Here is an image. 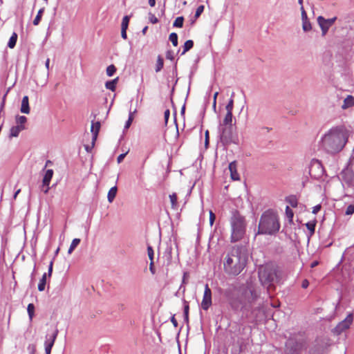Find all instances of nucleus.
I'll return each instance as SVG.
<instances>
[{
	"instance_id": "nucleus-1",
	"label": "nucleus",
	"mask_w": 354,
	"mask_h": 354,
	"mask_svg": "<svg viewBox=\"0 0 354 354\" xmlns=\"http://www.w3.org/2000/svg\"><path fill=\"white\" fill-rule=\"evenodd\" d=\"M348 137V132L344 127H333L322 138L321 144L328 153H337L344 148Z\"/></svg>"
},
{
	"instance_id": "nucleus-2",
	"label": "nucleus",
	"mask_w": 354,
	"mask_h": 354,
	"mask_svg": "<svg viewBox=\"0 0 354 354\" xmlns=\"http://www.w3.org/2000/svg\"><path fill=\"white\" fill-rule=\"evenodd\" d=\"M247 258L239 248H233L226 256L224 261V270L226 273L238 275L246 265Z\"/></svg>"
},
{
	"instance_id": "nucleus-3",
	"label": "nucleus",
	"mask_w": 354,
	"mask_h": 354,
	"mask_svg": "<svg viewBox=\"0 0 354 354\" xmlns=\"http://www.w3.org/2000/svg\"><path fill=\"white\" fill-rule=\"evenodd\" d=\"M280 223L278 214L272 210L266 211L261 217L258 233L272 235L279 232Z\"/></svg>"
},
{
	"instance_id": "nucleus-4",
	"label": "nucleus",
	"mask_w": 354,
	"mask_h": 354,
	"mask_svg": "<svg viewBox=\"0 0 354 354\" xmlns=\"http://www.w3.org/2000/svg\"><path fill=\"white\" fill-rule=\"evenodd\" d=\"M230 225L232 228L231 241L236 242L242 239L245 233L246 224L245 218L236 210L232 213Z\"/></svg>"
},
{
	"instance_id": "nucleus-5",
	"label": "nucleus",
	"mask_w": 354,
	"mask_h": 354,
	"mask_svg": "<svg viewBox=\"0 0 354 354\" xmlns=\"http://www.w3.org/2000/svg\"><path fill=\"white\" fill-rule=\"evenodd\" d=\"M259 277L261 284L270 291L274 288L273 283L277 278V270L270 265L261 266L259 268Z\"/></svg>"
},
{
	"instance_id": "nucleus-6",
	"label": "nucleus",
	"mask_w": 354,
	"mask_h": 354,
	"mask_svg": "<svg viewBox=\"0 0 354 354\" xmlns=\"http://www.w3.org/2000/svg\"><path fill=\"white\" fill-rule=\"evenodd\" d=\"M306 348L304 340L295 341L288 339L286 344V352L287 354H300Z\"/></svg>"
},
{
	"instance_id": "nucleus-7",
	"label": "nucleus",
	"mask_w": 354,
	"mask_h": 354,
	"mask_svg": "<svg viewBox=\"0 0 354 354\" xmlns=\"http://www.w3.org/2000/svg\"><path fill=\"white\" fill-rule=\"evenodd\" d=\"M353 315L352 313H349L347 317L341 322H339L336 327L334 328V332L339 335L344 330L349 328L350 326L353 323Z\"/></svg>"
},
{
	"instance_id": "nucleus-8",
	"label": "nucleus",
	"mask_w": 354,
	"mask_h": 354,
	"mask_svg": "<svg viewBox=\"0 0 354 354\" xmlns=\"http://www.w3.org/2000/svg\"><path fill=\"white\" fill-rule=\"evenodd\" d=\"M212 304V290L208 284L205 286L203 299L201 304V308L204 310H207Z\"/></svg>"
},
{
	"instance_id": "nucleus-9",
	"label": "nucleus",
	"mask_w": 354,
	"mask_h": 354,
	"mask_svg": "<svg viewBox=\"0 0 354 354\" xmlns=\"http://www.w3.org/2000/svg\"><path fill=\"white\" fill-rule=\"evenodd\" d=\"M336 19V17L328 19H326L322 16H319L317 17V23L322 29V33L323 36L326 35L328 29L330 28V26H333Z\"/></svg>"
},
{
	"instance_id": "nucleus-10",
	"label": "nucleus",
	"mask_w": 354,
	"mask_h": 354,
	"mask_svg": "<svg viewBox=\"0 0 354 354\" xmlns=\"http://www.w3.org/2000/svg\"><path fill=\"white\" fill-rule=\"evenodd\" d=\"M233 133V127L232 125H226L221 124V140L223 142L227 143L231 141Z\"/></svg>"
},
{
	"instance_id": "nucleus-11",
	"label": "nucleus",
	"mask_w": 354,
	"mask_h": 354,
	"mask_svg": "<svg viewBox=\"0 0 354 354\" xmlns=\"http://www.w3.org/2000/svg\"><path fill=\"white\" fill-rule=\"evenodd\" d=\"M58 334V330L55 329L52 335L46 337V340L44 343L46 354H50L51 349L54 345L55 339Z\"/></svg>"
},
{
	"instance_id": "nucleus-12",
	"label": "nucleus",
	"mask_w": 354,
	"mask_h": 354,
	"mask_svg": "<svg viewBox=\"0 0 354 354\" xmlns=\"http://www.w3.org/2000/svg\"><path fill=\"white\" fill-rule=\"evenodd\" d=\"M53 173H54L53 170L50 169L46 170V171L44 174V176L42 180V186L46 187V189L44 190V192L45 194H47L49 191V189H50L49 184L53 178Z\"/></svg>"
},
{
	"instance_id": "nucleus-13",
	"label": "nucleus",
	"mask_w": 354,
	"mask_h": 354,
	"mask_svg": "<svg viewBox=\"0 0 354 354\" xmlns=\"http://www.w3.org/2000/svg\"><path fill=\"white\" fill-rule=\"evenodd\" d=\"M229 169L230 171V176L233 180H239L240 176L237 171V165L236 161H233L229 165Z\"/></svg>"
},
{
	"instance_id": "nucleus-14",
	"label": "nucleus",
	"mask_w": 354,
	"mask_h": 354,
	"mask_svg": "<svg viewBox=\"0 0 354 354\" xmlns=\"http://www.w3.org/2000/svg\"><path fill=\"white\" fill-rule=\"evenodd\" d=\"M101 124L99 121L92 122L91 127V131L93 133V142H94L97 138L99 131L100 130Z\"/></svg>"
},
{
	"instance_id": "nucleus-15",
	"label": "nucleus",
	"mask_w": 354,
	"mask_h": 354,
	"mask_svg": "<svg viewBox=\"0 0 354 354\" xmlns=\"http://www.w3.org/2000/svg\"><path fill=\"white\" fill-rule=\"evenodd\" d=\"M21 111L24 113H30L29 100L27 95L24 96L21 101Z\"/></svg>"
},
{
	"instance_id": "nucleus-16",
	"label": "nucleus",
	"mask_w": 354,
	"mask_h": 354,
	"mask_svg": "<svg viewBox=\"0 0 354 354\" xmlns=\"http://www.w3.org/2000/svg\"><path fill=\"white\" fill-rule=\"evenodd\" d=\"M353 106H354V97L349 95L344 99L342 108L343 109H346Z\"/></svg>"
},
{
	"instance_id": "nucleus-17",
	"label": "nucleus",
	"mask_w": 354,
	"mask_h": 354,
	"mask_svg": "<svg viewBox=\"0 0 354 354\" xmlns=\"http://www.w3.org/2000/svg\"><path fill=\"white\" fill-rule=\"evenodd\" d=\"M25 129V126L17 125L10 129V137H17L19 133Z\"/></svg>"
},
{
	"instance_id": "nucleus-18",
	"label": "nucleus",
	"mask_w": 354,
	"mask_h": 354,
	"mask_svg": "<svg viewBox=\"0 0 354 354\" xmlns=\"http://www.w3.org/2000/svg\"><path fill=\"white\" fill-rule=\"evenodd\" d=\"M245 295L248 297V301L249 303L254 301L258 297V295L256 291L251 289L246 290L245 292Z\"/></svg>"
},
{
	"instance_id": "nucleus-19",
	"label": "nucleus",
	"mask_w": 354,
	"mask_h": 354,
	"mask_svg": "<svg viewBox=\"0 0 354 354\" xmlns=\"http://www.w3.org/2000/svg\"><path fill=\"white\" fill-rule=\"evenodd\" d=\"M118 77L115 78L113 80L108 81L105 84V86L107 89L114 91L116 88V84L118 82Z\"/></svg>"
},
{
	"instance_id": "nucleus-20",
	"label": "nucleus",
	"mask_w": 354,
	"mask_h": 354,
	"mask_svg": "<svg viewBox=\"0 0 354 354\" xmlns=\"http://www.w3.org/2000/svg\"><path fill=\"white\" fill-rule=\"evenodd\" d=\"M169 197L170 203L171 205V208L174 209H176L178 207V202H177V200H178L177 194L176 193H173V194H170L169 196Z\"/></svg>"
},
{
	"instance_id": "nucleus-21",
	"label": "nucleus",
	"mask_w": 354,
	"mask_h": 354,
	"mask_svg": "<svg viewBox=\"0 0 354 354\" xmlns=\"http://www.w3.org/2000/svg\"><path fill=\"white\" fill-rule=\"evenodd\" d=\"M233 115L232 112H227L222 124L232 125Z\"/></svg>"
},
{
	"instance_id": "nucleus-22",
	"label": "nucleus",
	"mask_w": 354,
	"mask_h": 354,
	"mask_svg": "<svg viewBox=\"0 0 354 354\" xmlns=\"http://www.w3.org/2000/svg\"><path fill=\"white\" fill-rule=\"evenodd\" d=\"M44 10H45L44 8H42L39 10L37 15H36V17L34 19L33 22H32L34 26H37L40 23L41 19L43 16V14H44Z\"/></svg>"
},
{
	"instance_id": "nucleus-23",
	"label": "nucleus",
	"mask_w": 354,
	"mask_h": 354,
	"mask_svg": "<svg viewBox=\"0 0 354 354\" xmlns=\"http://www.w3.org/2000/svg\"><path fill=\"white\" fill-rule=\"evenodd\" d=\"M17 37H18L17 34L16 32H13L9 39L8 43V46L10 48H13L15 46L17 41Z\"/></svg>"
},
{
	"instance_id": "nucleus-24",
	"label": "nucleus",
	"mask_w": 354,
	"mask_h": 354,
	"mask_svg": "<svg viewBox=\"0 0 354 354\" xmlns=\"http://www.w3.org/2000/svg\"><path fill=\"white\" fill-rule=\"evenodd\" d=\"M287 203H288L292 207H296L298 204L297 198L295 196L291 195L286 198Z\"/></svg>"
},
{
	"instance_id": "nucleus-25",
	"label": "nucleus",
	"mask_w": 354,
	"mask_h": 354,
	"mask_svg": "<svg viewBox=\"0 0 354 354\" xmlns=\"http://www.w3.org/2000/svg\"><path fill=\"white\" fill-rule=\"evenodd\" d=\"M116 194H117V187H113L109 189V191L108 192V195H107V198L110 203H111L113 201V199L115 198V197L116 196Z\"/></svg>"
},
{
	"instance_id": "nucleus-26",
	"label": "nucleus",
	"mask_w": 354,
	"mask_h": 354,
	"mask_svg": "<svg viewBox=\"0 0 354 354\" xmlns=\"http://www.w3.org/2000/svg\"><path fill=\"white\" fill-rule=\"evenodd\" d=\"M46 284V273H44L38 284L39 291L44 290Z\"/></svg>"
},
{
	"instance_id": "nucleus-27",
	"label": "nucleus",
	"mask_w": 354,
	"mask_h": 354,
	"mask_svg": "<svg viewBox=\"0 0 354 354\" xmlns=\"http://www.w3.org/2000/svg\"><path fill=\"white\" fill-rule=\"evenodd\" d=\"M193 46H194V41L191 39L189 40H187L185 44H184V46H183V51L182 53V54H185L186 52H187L188 50H189L191 48H193Z\"/></svg>"
},
{
	"instance_id": "nucleus-28",
	"label": "nucleus",
	"mask_w": 354,
	"mask_h": 354,
	"mask_svg": "<svg viewBox=\"0 0 354 354\" xmlns=\"http://www.w3.org/2000/svg\"><path fill=\"white\" fill-rule=\"evenodd\" d=\"M163 65H164V61H163L162 57L160 55L158 56L157 62H156V68H155L156 72L158 73V72L160 71L163 67Z\"/></svg>"
},
{
	"instance_id": "nucleus-29",
	"label": "nucleus",
	"mask_w": 354,
	"mask_h": 354,
	"mask_svg": "<svg viewBox=\"0 0 354 354\" xmlns=\"http://www.w3.org/2000/svg\"><path fill=\"white\" fill-rule=\"evenodd\" d=\"M80 243V239H74L72 241V243H71L68 253L71 254L72 252L75 249V248L79 245Z\"/></svg>"
},
{
	"instance_id": "nucleus-30",
	"label": "nucleus",
	"mask_w": 354,
	"mask_h": 354,
	"mask_svg": "<svg viewBox=\"0 0 354 354\" xmlns=\"http://www.w3.org/2000/svg\"><path fill=\"white\" fill-rule=\"evenodd\" d=\"M27 311H28V314L30 320L31 321L35 315V306L33 304H29L28 305Z\"/></svg>"
},
{
	"instance_id": "nucleus-31",
	"label": "nucleus",
	"mask_w": 354,
	"mask_h": 354,
	"mask_svg": "<svg viewBox=\"0 0 354 354\" xmlns=\"http://www.w3.org/2000/svg\"><path fill=\"white\" fill-rule=\"evenodd\" d=\"M184 316H185V321L188 323L189 322V306L187 301H184Z\"/></svg>"
},
{
	"instance_id": "nucleus-32",
	"label": "nucleus",
	"mask_w": 354,
	"mask_h": 354,
	"mask_svg": "<svg viewBox=\"0 0 354 354\" xmlns=\"http://www.w3.org/2000/svg\"><path fill=\"white\" fill-rule=\"evenodd\" d=\"M184 18L183 17H178L176 18L173 26L176 28H182L183 26Z\"/></svg>"
},
{
	"instance_id": "nucleus-33",
	"label": "nucleus",
	"mask_w": 354,
	"mask_h": 354,
	"mask_svg": "<svg viewBox=\"0 0 354 354\" xmlns=\"http://www.w3.org/2000/svg\"><path fill=\"white\" fill-rule=\"evenodd\" d=\"M205 6L203 5H201L197 8L194 15V20L192 21V24H194L195 20H196L201 16V15L203 12Z\"/></svg>"
},
{
	"instance_id": "nucleus-34",
	"label": "nucleus",
	"mask_w": 354,
	"mask_h": 354,
	"mask_svg": "<svg viewBox=\"0 0 354 354\" xmlns=\"http://www.w3.org/2000/svg\"><path fill=\"white\" fill-rule=\"evenodd\" d=\"M169 39L174 46H178V35L176 32H172L169 35Z\"/></svg>"
},
{
	"instance_id": "nucleus-35",
	"label": "nucleus",
	"mask_w": 354,
	"mask_h": 354,
	"mask_svg": "<svg viewBox=\"0 0 354 354\" xmlns=\"http://www.w3.org/2000/svg\"><path fill=\"white\" fill-rule=\"evenodd\" d=\"M316 225V221H314L313 222H308L306 224L307 229L310 231V234H313L315 233Z\"/></svg>"
},
{
	"instance_id": "nucleus-36",
	"label": "nucleus",
	"mask_w": 354,
	"mask_h": 354,
	"mask_svg": "<svg viewBox=\"0 0 354 354\" xmlns=\"http://www.w3.org/2000/svg\"><path fill=\"white\" fill-rule=\"evenodd\" d=\"M115 71H116V68L113 64L109 65L106 68V74L109 77L113 76V74L115 73Z\"/></svg>"
},
{
	"instance_id": "nucleus-37",
	"label": "nucleus",
	"mask_w": 354,
	"mask_h": 354,
	"mask_svg": "<svg viewBox=\"0 0 354 354\" xmlns=\"http://www.w3.org/2000/svg\"><path fill=\"white\" fill-rule=\"evenodd\" d=\"M27 121V118L25 116H17L16 118V122L17 124V125H19V126H24V124Z\"/></svg>"
},
{
	"instance_id": "nucleus-38",
	"label": "nucleus",
	"mask_w": 354,
	"mask_h": 354,
	"mask_svg": "<svg viewBox=\"0 0 354 354\" xmlns=\"http://www.w3.org/2000/svg\"><path fill=\"white\" fill-rule=\"evenodd\" d=\"M302 28L304 31H309L311 30V24L308 19L302 21Z\"/></svg>"
},
{
	"instance_id": "nucleus-39",
	"label": "nucleus",
	"mask_w": 354,
	"mask_h": 354,
	"mask_svg": "<svg viewBox=\"0 0 354 354\" xmlns=\"http://www.w3.org/2000/svg\"><path fill=\"white\" fill-rule=\"evenodd\" d=\"M233 108H234V100L232 98H231L230 100V101L228 102L227 104L226 105L225 109H226L227 112L232 113Z\"/></svg>"
},
{
	"instance_id": "nucleus-40",
	"label": "nucleus",
	"mask_w": 354,
	"mask_h": 354,
	"mask_svg": "<svg viewBox=\"0 0 354 354\" xmlns=\"http://www.w3.org/2000/svg\"><path fill=\"white\" fill-rule=\"evenodd\" d=\"M129 22V17L128 16H124L122 19L121 28H127V29Z\"/></svg>"
},
{
	"instance_id": "nucleus-41",
	"label": "nucleus",
	"mask_w": 354,
	"mask_h": 354,
	"mask_svg": "<svg viewBox=\"0 0 354 354\" xmlns=\"http://www.w3.org/2000/svg\"><path fill=\"white\" fill-rule=\"evenodd\" d=\"M147 254L150 261H153L154 252L151 245L147 246Z\"/></svg>"
},
{
	"instance_id": "nucleus-42",
	"label": "nucleus",
	"mask_w": 354,
	"mask_h": 354,
	"mask_svg": "<svg viewBox=\"0 0 354 354\" xmlns=\"http://www.w3.org/2000/svg\"><path fill=\"white\" fill-rule=\"evenodd\" d=\"M286 214L290 220L292 219L294 216L293 211L288 206L286 207Z\"/></svg>"
},
{
	"instance_id": "nucleus-43",
	"label": "nucleus",
	"mask_w": 354,
	"mask_h": 354,
	"mask_svg": "<svg viewBox=\"0 0 354 354\" xmlns=\"http://www.w3.org/2000/svg\"><path fill=\"white\" fill-rule=\"evenodd\" d=\"M354 213V204L349 205L346 210V215H351Z\"/></svg>"
},
{
	"instance_id": "nucleus-44",
	"label": "nucleus",
	"mask_w": 354,
	"mask_h": 354,
	"mask_svg": "<svg viewBox=\"0 0 354 354\" xmlns=\"http://www.w3.org/2000/svg\"><path fill=\"white\" fill-rule=\"evenodd\" d=\"M310 354H323V349L322 348H313L310 351Z\"/></svg>"
},
{
	"instance_id": "nucleus-45",
	"label": "nucleus",
	"mask_w": 354,
	"mask_h": 354,
	"mask_svg": "<svg viewBox=\"0 0 354 354\" xmlns=\"http://www.w3.org/2000/svg\"><path fill=\"white\" fill-rule=\"evenodd\" d=\"M215 219L216 216L212 210H209V224L211 226H212V225L214 224Z\"/></svg>"
},
{
	"instance_id": "nucleus-46",
	"label": "nucleus",
	"mask_w": 354,
	"mask_h": 354,
	"mask_svg": "<svg viewBox=\"0 0 354 354\" xmlns=\"http://www.w3.org/2000/svg\"><path fill=\"white\" fill-rule=\"evenodd\" d=\"M301 19L302 21H305L308 19L307 13L305 11L303 6L301 7Z\"/></svg>"
},
{
	"instance_id": "nucleus-47",
	"label": "nucleus",
	"mask_w": 354,
	"mask_h": 354,
	"mask_svg": "<svg viewBox=\"0 0 354 354\" xmlns=\"http://www.w3.org/2000/svg\"><path fill=\"white\" fill-rule=\"evenodd\" d=\"M149 20L153 24L158 22L157 17L153 14H150Z\"/></svg>"
},
{
	"instance_id": "nucleus-48",
	"label": "nucleus",
	"mask_w": 354,
	"mask_h": 354,
	"mask_svg": "<svg viewBox=\"0 0 354 354\" xmlns=\"http://www.w3.org/2000/svg\"><path fill=\"white\" fill-rule=\"evenodd\" d=\"M230 304L233 308H237L239 307V305L236 304V301L232 298L230 299Z\"/></svg>"
},
{
	"instance_id": "nucleus-49",
	"label": "nucleus",
	"mask_w": 354,
	"mask_h": 354,
	"mask_svg": "<svg viewBox=\"0 0 354 354\" xmlns=\"http://www.w3.org/2000/svg\"><path fill=\"white\" fill-rule=\"evenodd\" d=\"M321 207H322L320 205H315V207H313V211H312L313 214H316L318 212L320 211Z\"/></svg>"
},
{
	"instance_id": "nucleus-50",
	"label": "nucleus",
	"mask_w": 354,
	"mask_h": 354,
	"mask_svg": "<svg viewBox=\"0 0 354 354\" xmlns=\"http://www.w3.org/2000/svg\"><path fill=\"white\" fill-rule=\"evenodd\" d=\"M53 261H51L50 262V264H49V268H48V277H50L51 274H52V272H53Z\"/></svg>"
},
{
	"instance_id": "nucleus-51",
	"label": "nucleus",
	"mask_w": 354,
	"mask_h": 354,
	"mask_svg": "<svg viewBox=\"0 0 354 354\" xmlns=\"http://www.w3.org/2000/svg\"><path fill=\"white\" fill-rule=\"evenodd\" d=\"M132 121H133V117L131 115H130L128 120L126 122V124H125L126 129H128L130 127Z\"/></svg>"
},
{
	"instance_id": "nucleus-52",
	"label": "nucleus",
	"mask_w": 354,
	"mask_h": 354,
	"mask_svg": "<svg viewBox=\"0 0 354 354\" xmlns=\"http://www.w3.org/2000/svg\"><path fill=\"white\" fill-rule=\"evenodd\" d=\"M205 145L207 147L209 145V131L207 130L205 133Z\"/></svg>"
},
{
	"instance_id": "nucleus-53",
	"label": "nucleus",
	"mask_w": 354,
	"mask_h": 354,
	"mask_svg": "<svg viewBox=\"0 0 354 354\" xmlns=\"http://www.w3.org/2000/svg\"><path fill=\"white\" fill-rule=\"evenodd\" d=\"M218 95V92H216L214 95V99H213V103H212V106H213L214 109H215L216 106V98H217Z\"/></svg>"
},
{
	"instance_id": "nucleus-54",
	"label": "nucleus",
	"mask_w": 354,
	"mask_h": 354,
	"mask_svg": "<svg viewBox=\"0 0 354 354\" xmlns=\"http://www.w3.org/2000/svg\"><path fill=\"white\" fill-rule=\"evenodd\" d=\"M149 270L152 274L155 273V268L153 266V261H150Z\"/></svg>"
},
{
	"instance_id": "nucleus-55",
	"label": "nucleus",
	"mask_w": 354,
	"mask_h": 354,
	"mask_svg": "<svg viewBox=\"0 0 354 354\" xmlns=\"http://www.w3.org/2000/svg\"><path fill=\"white\" fill-rule=\"evenodd\" d=\"M309 286V282L307 279H304L303 280L302 283H301V287L303 288H308V286Z\"/></svg>"
},
{
	"instance_id": "nucleus-56",
	"label": "nucleus",
	"mask_w": 354,
	"mask_h": 354,
	"mask_svg": "<svg viewBox=\"0 0 354 354\" xmlns=\"http://www.w3.org/2000/svg\"><path fill=\"white\" fill-rule=\"evenodd\" d=\"M121 36L123 39H127V28H121Z\"/></svg>"
},
{
	"instance_id": "nucleus-57",
	"label": "nucleus",
	"mask_w": 354,
	"mask_h": 354,
	"mask_svg": "<svg viewBox=\"0 0 354 354\" xmlns=\"http://www.w3.org/2000/svg\"><path fill=\"white\" fill-rule=\"evenodd\" d=\"M169 115H170L169 110V109H167V110L165 111V113H164V116H165V119L166 122H167V120H168V119H169Z\"/></svg>"
},
{
	"instance_id": "nucleus-58",
	"label": "nucleus",
	"mask_w": 354,
	"mask_h": 354,
	"mask_svg": "<svg viewBox=\"0 0 354 354\" xmlns=\"http://www.w3.org/2000/svg\"><path fill=\"white\" fill-rule=\"evenodd\" d=\"M125 156H126V153H122V154L119 155L117 158L118 162V163L121 162L122 161V160L124 159V158L125 157Z\"/></svg>"
},
{
	"instance_id": "nucleus-59",
	"label": "nucleus",
	"mask_w": 354,
	"mask_h": 354,
	"mask_svg": "<svg viewBox=\"0 0 354 354\" xmlns=\"http://www.w3.org/2000/svg\"><path fill=\"white\" fill-rule=\"evenodd\" d=\"M167 59L172 60L174 59L172 52L171 51H167L166 54Z\"/></svg>"
},
{
	"instance_id": "nucleus-60",
	"label": "nucleus",
	"mask_w": 354,
	"mask_h": 354,
	"mask_svg": "<svg viewBox=\"0 0 354 354\" xmlns=\"http://www.w3.org/2000/svg\"><path fill=\"white\" fill-rule=\"evenodd\" d=\"M171 322H172V324H174V326L175 327H176L178 326V322H177L176 319H175L174 316H173L171 317Z\"/></svg>"
},
{
	"instance_id": "nucleus-61",
	"label": "nucleus",
	"mask_w": 354,
	"mask_h": 354,
	"mask_svg": "<svg viewBox=\"0 0 354 354\" xmlns=\"http://www.w3.org/2000/svg\"><path fill=\"white\" fill-rule=\"evenodd\" d=\"M319 264V262L317 261H315L311 263V265H310V267L311 268H315L316 267L317 265Z\"/></svg>"
},
{
	"instance_id": "nucleus-62",
	"label": "nucleus",
	"mask_w": 354,
	"mask_h": 354,
	"mask_svg": "<svg viewBox=\"0 0 354 354\" xmlns=\"http://www.w3.org/2000/svg\"><path fill=\"white\" fill-rule=\"evenodd\" d=\"M149 4L150 6L153 7L156 4V0H149Z\"/></svg>"
},
{
	"instance_id": "nucleus-63",
	"label": "nucleus",
	"mask_w": 354,
	"mask_h": 354,
	"mask_svg": "<svg viewBox=\"0 0 354 354\" xmlns=\"http://www.w3.org/2000/svg\"><path fill=\"white\" fill-rule=\"evenodd\" d=\"M20 192H21V189H18L15 192V194H14V196H13L14 199H16V198H17V197L18 194L20 193Z\"/></svg>"
},
{
	"instance_id": "nucleus-64",
	"label": "nucleus",
	"mask_w": 354,
	"mask_h": 354,
	"mask_svg": "<svg viewBox=\"0 0 354 354\" xmlns=\"http://www.w3.org/2000/svg\"><path fill=\"white\" fill-rule=\"evenodd\" d=\"M49 63H50V59H46V67L47 68H48V67H49Z\"/></svg>"
}]
</instances>
